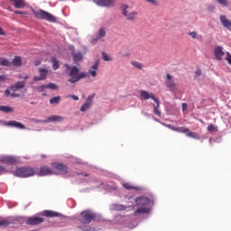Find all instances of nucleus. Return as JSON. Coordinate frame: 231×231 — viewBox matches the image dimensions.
Here are the masks:
<instances>
[{
	"mask_svg": "<svg viewBox=\"0 0 231 231\" xmlns=\"http://www.w3.org/2000/svg\"><path fill=\"white\" fill-rule=\"evenodd\" d=\"M65 67L69 70V77H70L69 82H70V84H75L79 82V80H81V79L88 78V72H80L79 67H70L68 64H66Z\"/></svg>",
	"mask_w": 231,
	"mask_h": 231,
	"instance_id": "nucleus-1",
	"label": "nucleus"
},
{
	"mask_svg": "<svg viewBox=\"0 0 231 231\" xmlns=\"http://www.w3.org/2000/svg\"><path fill=\"white\" fill-rule=\"evenodd\" d=\"M141 97L143 98V100H149V98L153 100V102H155V104H156V106L153 107V113L157 116H162V112L160 111V99H158V97H154V94L149 93L145 90H142Z\"/></svg>",
	"mask_w": 231,
	"mask_h": 231,
	"instance_id": "nucleus-2",
	"label": "nucleus"
},
{
	"mask_svg": "<svg viewBox=\"0 0 231 231\" xmlns=\"http://www.w3.org/2000/svg\"><path fill=\"white\" fill-rule=\"evenodd\" d=\"M95 219H97V214L89 209H87L79 214L78 221L81 225H89V223H91V221H95Z\"/></svg>",
	"mask_w": 231,
	"mask_h": 231,
	"instance_id": "nucleus-3",
	"label": "nucleus"
},
{
	"mask_svg": "<svg viewBox=\"0 0 231 231\" xmlns=\"http://www.w3.org/2000/svg\"><path fill=\"white\" fill-rule=\"evenodd\" d=\"M32 14L36 17V19H42V21H48V23H57V18L53 14L42 9H40L38 11L32 9Z\"/></svg>",
	"mask_w": 231,
	"mask_h": 231,
	"instance_id": "nucleus-4",
	"label": "nucleus"
},
{
	"mask_svg": "<svg viewBox=\"0 0 231 231\" xmlns=\"http://www.w3.org/2000/svg\"><path fill=\"white\" fill-rule=\"evenodd\" d=\"M33 174H35V170L30 167L18 168L14 171V175L17 176V178H30L33 176Z\"/></svg>",
	"mask_w": 231,
	"mask_h": 231,
	"instance_id": "nucleus-5",
	"label": "nucleus"
},
{
	"mask_svg": "<svg viewBox=\"0 0 231 231\" xmlns=\"http://www.w3.org/2000/svg\"><path fill=\"white\" fill-rule=\"evenodd\" d=\"M120 9L122 11V14L124 15V17H125L127 21H132V22L136 21V16L138 15V12L133 11L129 13L128 11L129 5H127L126 4H122L120 6Z\"/></svg>",
	"mask_w": 231,
	"mask_h": 231,
	"instance_id": "nucleus-6",
	"label": "nucleus"
},
{
	"mask_svg": "<svg viewBox=\"0 0 231 231\" xmlns=\"http://www.w3.org/2000/svg\"><path fill=\"white\" fill-rule=\"evenodd\" d=\"M64 120V117L60 116H49L46 120H37V119H32V122H36L37 124H48L49 122H62Z\"/></svg>",
	"mask_w": 231,
	"mask_h": 231,
	"instance_id": "nucleus-7",
	"label": "nucleus"
},
{
	"mask_svg": "<svg viewBox=\"0 0 231 231\" xmlns=\"http://www.w3.org/2000/svg\"><path fill=\"white\" fill-rule=\"evenodd\" d=\"M97 6H103L105 8H113L116 2L115 0H97Z\"/></svg>",
	"mask_w": 231,
	"mask_h": 231,
	"instance_id": "nucleus-8",
	"label": "nucleus"
},
{
	"mask_svg": "<svg viewBox=\"0 0 231 231\" xmlns=\"http://www.w3.org/2000/svg\"><path fill=\"white\" fill-rule=\"evenodd\" d=\"M51 165L53 169H56V171H59V172H61L62 174H68L69 172V168L66 166V164L53 162Z\"/></svg>",
	"mask_w": 231,
	"mask_h": 231,
	"instance_id": "nucleus-9",
	"label": "nucleus"
},
{
	"mask_svg": "<svg viewBox=\"0 0 231 231\" xmlns=\"http://www.w3.org/2000/svg\"><path fill=\"white\" fill-rule=\"evenodd\" d=\"M44 221V218L39 217H31L27 219L26 225H29L31 226H36V225H42V223Z\"/></svg>",
	"mask_w": 231,
	"mask_h": 231,
	"instance_id": "nucleus-10",
	"label": "nucleus"
},
{
	"mask_svg": "<svg viewBox=\"0 0 231 231\" xmlns=\"http://www.w3.org/2000/svg\"><path fill=\"white\" fill-rule=\"evenodd\" d=\"M165 84L168 89H170L171 91H176V83L174 82V80H172V76L171 74L166 75Z\"/></svg>",
	"mask_w": 231,
	"mask_h": 231,
	"instance_id": "nucleus-11",
	"label": "nucleus"
},
{
	"mask_svg": "<svg viewBox=\"0 0 231 231\" xmlns=\"http://www.w3.org/2000/svg\"><path fill=\"white\" fill-rule=\"evenodd\" d=\"M135 203L138 207H147L151 204V199L147 197H139L135 199Z\"/></svg>",
	"mask_w": 231,
	"mask_h": 231,
	"instance_id": "nucleus-12",
	"label": "nucleus"
},
{
	"mask_svg": "<svg viewBox=\"0 0 231 231\" xmlns=\"http://www.w3.org/2000/svg\"><path fill=\"white\" fill-rule=\"evenodd\" d=\"M214 55L217 60H223V57H225V51H223V47L221 46L215 47Z\"/></svg>",
	"mask_w": 231,
	"mask_h": 231,
	"instance_id": "nucleus-13",
	"label": "nucleus"
},
{
	"mask_svg": "<svg viewBox=\"0 0 231 231\" xmlns=\"http://www.w3.org/2000/svg\"><path fill=\"white\" fill-rule=\"evenodd\" d=\"M40 76H35L33 78L34 82H39V80H45L48 76V69H39Z\"/></svg>",
	"mask_w": 231,
	"mask_h": 231,
	"instance_id": "nucleus-14",
	"label": "nucleus"
},
{
	"mask_svg": "<svg viewBox=\"0 0 231 231\" xmlns=\"http://www.w3.org/2000/svg\"><path fill=\"white\" fill-rule=\"evenodd\" d=\"M40 176H48L53 174V170L48 166H42L39 171Z\"/></svg>",
	"mask_w": 231,
	"mask_h": 231,
	"instance_id": "nucleus-15",
	"label": "nucleus"
},
{
	"mask_svg": "<svg viewBox=\"0 0 231 231\" xmlns=\"http://www.w3.org/2000/svg\"><path fill=\"white\" fill-rule=\"evenodd\" d=\"M93 98H95V96H88L86 103L84 105H82V106L80 107V111H82V112L88 111V109H89V107H91V102H93Z\"/></svg>",
	"mask_w": 231,
	"mask_h": 231,
	"instance_id": "nucleus-16",
	"label": "nucleus"
},
{
	"mask_svg": "<svg viewBox=\"0 0 231 231\" xmlns=\"http://www.w3.org/2000/svg\"><path fill=\"white\" fill-rule=\"evenodd\" d=\"M0 162L2 163L9 164V165H14V163L17 162V160L12 156H5L0 159Z\"/></svg>",
	"mask_w": 231,
	"mask_h": 231,
	"instance_id": "nucleus-17",
	"label": "nucleus"
},
{
	"mask_svg": "<svg viewBox=\"0 0 231 231\" xmlns=\"http://www.w3.org/2000/svg\"><path fill=\"white\" fill-rule=\"evenodd\" d=\"M220 22L224 28H226V30H231V21L228 20L226 15H220Z\"/></svg>",
	"mask_w": 231,
	"mask_h": 231,
	"instance_id": "nucleus-18",
	"label": "nucleus"
},
{
	"mask_svg": "<svg viewBox=\"0 0 231 231\" xmlns=\"http://www.w3.org/2000/svg\"><path fill=\"white\" fill-rule=\"evenodd\" d=\"M106 37V29L100 28L97 31V36L92 40V42L95 44L97 41H100V39H104Z\"/></svg>",
	"mask_w": 231,
	"mask_h": 231,
	"instance_id": "nucleus-19",
	"label": "nucleus"
},
{
	"mask_svg": "<svg viewBox=\"0 0 231 231\" xmlns=\"http://www.w3.org/2000/svg\"><path fill=\"white\" fill-rule=\"evenodd\" d=\"M6 125H9L10 127H16V129H26V126H24L23 123L17 121H9L6 123Z\"/></svg>",
	"mask_w": 231,
	"mask_h": 231,
	"instance_id": "nucleus-20",
	"label": "nucleus"
},
{
	"mask_svg": "<svg viewBox=\"0 0 231 231\" xmlns=\"http://www.w3.org/2000/svg\"><path fill=\"white\" fill-rule=\"evenodd\" d=\"M42 216L45 217H60L61 214L57 211L44 210Z\"/></svg>",
	"mask_w": 231,
	"mask_h": 231,
	"instance_id": "nucleus-21",
	"label": "nucleus"
},
{
	"mask_svg": "<svg viewBox=\"0 0 231 231\" xmlns=\"http://www.w3.org/2000/svg\"><path fill=\"white\" fill-rule=\"evenodd\" d=\"M168 127L170 129H171V131H176L177 133H182L184 134H187V133H189V128H187L185 126L174 127V126L169 125Z\"/></svg>",
	"mask_w": 231,
	"mask_h": 231,
	"instance_id": "nucleus-22",
	"label": "nucleus"
},
{
	"mask_svg": "<svg viewBox=\"0 0 231 231\" xmlns=\"http://www.w3.org/2000/svg\"><path fill=\"white\" fill-rule=\"evenodd\" d=\"M14 4V8L23 9L26 6V2L24 0H10Z\"/></svg>",
	"mask_w": 231,
	"mask_h": 231,
	"instance_id": "nucleus-23",
	"label": "nucleus"
},
{
	"mask_svg": "<svg viewBox=\"0 0 231 231\" xmlns=\"http://www.w3.org/2000/svg\"><path fill=\"white\" fill-rule=\"evenodd\" d=\"M24 86H25L24 81H18L16 84L12 85L10 87V89H12L14 93H15V91H18V89H23Z\"/></svg>",
	"mask_w": 231,
	"mask_h": 231,
	"instance_id": "nucleus-24",
	"label": "nucleus"
},
{
	"mask_svg": "<svg viewBox=\"0 0 231 231\" xmlns=\"http://www.w3.org/2000/svg\"><path fill=\"white\" fill-rule=\"evenodd\" d=\"M14 220L12 218H4L0 219V228H5V226H10V225H13Z\"/></svg>",
	"mask_w": 231,
	"mask_h": 231,
	"instance_id": "nucleus-25",
	"label": "nucleus"
},
{
	"mask_svg": "<svg viewBox=\"0 0 231 231\" xmlns=\"http://www.w3.org/2000/svg\"><path fill=\"white\" fill-rule=\"evenodd\" d=\"M97 69H98V61H96V63L91 66L89 71L87 73H88V75H91V77L95 78V77H97Z\"/></svg>",
	"mask_w": 231,
	"mask_h": 231,
	"instance_id": "nucleus-26",
	"label": "nucleus"
},
{
	"mask_svg": "<svg viewBox=\"0 0 231 231\" xmlns=\"http://www.w3.org/2000/svg\"><path fill=\"white\" fill-rule=\"evenodd\" d=\"M151 209H149L148 208H144V206H143V208H139L134 211V216H138V214H149Z\"/></svg>",
	"mask_w": 231,
	"mask_h": 231,
	"instance_id": "nucleus-27",
	"label": "nucleus"
},
{
	"mask_svg": "<svg viewBox=\"0 0 231 231\" xmlns=\"http://www.w3.org/2000/svg\"><path fill=\"white\" fill-rule=\"evenodd\" d=\"M123 187L124 189H126V190H140V187L133 186L129 182L124 183Z\"/></svg>",
	"mask_w": 231,
	"mask_h": 231,
	"instance_id": "nucleus-28",
	"label": "nucleus"
},
{
	"mask_svg": "<svg viewBox=\"0 0 231 231\" xmlns=\"http://www.w3.org/2000/svg\"><path fill=\"white\" fill-rule=\"evenodd\" d=\"M72 57L74 62H80V60L83 59L82 52H73Z\"/></svg>",
	"mask_w": 231,
	"mask_h": 231,
	"instance_id": "nucleus-29",
	"label": "nucleus"
},
{
	"mask_svg": "<svg viewBox=\"0 0 231 231\" xmlns=\"http://www.w3.org/2000/svg\"><path fill=\"white\" fill-rule=\"evenodd\" d=\"M12 64L13 66H16V67L23 66V60H21V57L19 56H15L13 59Z\"/></svg>",
	"mask_w": 231,
	"mask_h": 231,
	"instance_id": "nucleus-30",
	"label": "nucleus"
},
{
	"mask_svg": "<svg viewBox=\"0 0 231 231\" xmlns=\"http://www.w3.org/2000/svg\"><path fill=\"white\" fill-rule=\"evenodd\" d=\"M113 208L114 210H117V211L127 210V207L122 204H114Z\"/></svg>",
	"mask_w": 231,
	"mask_h": 231,
	"instance_id": "nucleus-31",
	"label": "nucleus"
},
{
	"mask_svg": "<svg viewBox=\"0 0 231 231\" xmlns=\"http://www.w3.org/2000/svg\"><path fill=\"white\" fill-rule=\"evenodd\" d=\"M0 111L4 113H14V108L11 106H0Z\"/></svg>",
	"mask_w": 231,
	"mask_h": 231,
	"instance_id": "nucleus-32",
	"label": "nucleus"
},
{
	"mask_svg": "<svg viewBox=\"0 0 231 231\" xmlns=\"http://www.w3.org/2000/svg\"><path fill=\"white\" fill-rule=\"evenodd\" d=\"M0 65L8 67L11 66V63L6 58H0Z\"/></svg>",
	"mask_w": 231,
	"mask_h": 231,
	"instance_id": "nucleus-33",
	"label": "nucleus"
},
{
	"mask_svg": "<svg viewBox=\"0 0 231 231\" xmlns=\"http://www.w3.org/2000/svg\"><path fill=\"white\" fill-rule=\"evenodd\" d=\"M186 135L189 136V138H195L196 140L199 139V137H198V134L190 132L189 129L188 130Z\"/></svg>",
	"mask_w": 231,
	"mask_h": 231,
	"instance_id": "nucleus-34",
	"label": "nucleus"
},
{
	"mask_svg": "<svg viewBox=\"0 0 231 231\" xmlns=\"http://www.w3.org/2000/svg\"><path fill=\"white\" fill-rule=\"evenodd\" d=\"M217 3H218V5H221V6L225 7H228L230 5L228 0H217Z\"/></svg>",
	"mask_w": 231,
	"mask_h": 231,
	"instance_id": "nucleus-35",
	"label": "nucleus"
},
{
	"mask_svg": "<svg viewBox=\"0 0 231 231\" xmlns=\"http://www.w3.org/2000/svg\"><path fill=\"white\" fill-rule=\"evenodd\" d=\"M51 62H52V69H59V60H57L56 58H52Z\"/></svg>",
	"mask_w": 231,
	"mask_h": 231,
	"instance_id": "nucleus-36",
	"label": "nucleus"
},
{
	"mask_svg": "<svg viewBox=\"0 0 231 231\" xmlns=\"http://www.w3.org/2000/svg\"><path fill=\"white\" fill-rule=\"evenodd\" d=\"M59 102H60V97H54L50 99V104L53 105V104H59Z\"/></svg>",
	"mask_w": 231,
	"mask_h": 231,
	"instance_id": "nucleus-37",
	"label": "nucleus"
},
{
	"mask_svg": "<svg viewBox=\"0 0 231 231\" xmlns=\"http://www.w3.org/2000/svg\"><path fill=\"white\" fill-rule=\"evenodd\" d=\"M132 66H134V68H137V69H143V65L138 61L132 62Z\"/></svg>",
	"mask_w": 231,
	"mask_h": 231,
	"instance_id": "nucleus-38",
	"label": "nucleus"
},
{
	"mask_svg": "<svg viewBox=\"0 0 231 231\" xmlns=\"http://www.w3.org/2000/svg\"><path fill=\"white\" fill-rule=\"evenodd\" d=\"M208 131L209 133H216V131H217V128L216 125H209L208 126Z\"/></svg>",
	"mask_w": 231,
	"mask_h": 231,
	"instance_id": "nucleus-39",
	"label": "nucleus"
},
{
	"mask_svg": "<svg viewBox=\"0 0 231 231\" xmlns=\"http://www.w3.org/2000/svg\"><path fill=\"white\" fill-rule=\"evenodd\" d=\"M102 57H103V60H106V62L113 60V59H111V57H109V55H107V53L106 52L102 53Z\"/></svg>",
	"mask_w": 231,
	"mask_h": 231,
	"instance_id": "nucleus-40",
	"label": "nucleus"
},
{
	"mask_svg": "<svg viewBox=\"0 0 231 231\" xmlns=\"http://www.w3.org/2000/svg\"><path fill=\"white\" fill-rule=\"evenodd\" d=\"M47 89H59V87L54 83H49L47 85Z\"/></svg>",
	"mask_w": 231,
	"mask_h": 231,
	"instance_id": "nucleus-41",
	"label": "nucleus"
},
{
	"mask_svg": "<svg viewBox=\"0 0 231 231\" xmlns=\"http://www.w3.org/2000/svg\"><path fill=\"white\" fill-rule=\"evenodd\" d=\"M146 3L152 5L153 6H158L159 3L158 0H144Z\"/></svg>",
	"mask_w": 231,
	"mask_h": 231,
	"instance_id": "nucleus-42",
	"label": "nucleus"
},
{
	"mask_svg": "<svg viewBox=\"0 0 231 231\" xmlns=\"http://www.w3.org/2000/svg\"><path fill=\"white\" fill-rule=\"evenodd\" d=\"M44 89H48L47 85H41V86L37 87V90L40 93H42V91H44Z\"/></svg>",
	"mask_w": 231,
	"mask_h": 231,
	"instance_id": "nucleus-43",
	"label": "nucleus"
},
{
	"mask_svg": "<svg viewBox=\"0 0 231 231\" xmlns=\"http://www.w3.org/2000/svg\"><path fill=\"white\" fill-rule=\"evenodd\" d=\"M226 60L227 61V63L231 66V54L230 52H226Z\"/></svg>",
	"mask_w": 231,
	"mask_h": 231,
	"instance_id": "nucleus-44",
	"label": "nucleus"
},
{
	"mask_svg": "<svg viewBox=\"0 0 231 231\" xmlns=\"http://www.w3.org/2000/svg\"><path fill=\"white\" fill-rule=\"evenodd\" d=\"M79 228L83 231H89V226H79Z\"/></svg>",
	"mask_w": 231,
	"mask_h": 231,
	"instance_id": "nucleus-45",
	"label": "nucleus"
},
{
	"mask_svg": "<svg viewBox=\"0 0 231 231\" xmlns=\"http://www.w3.org/2000/svg\"><path fill=\"white\" fill-rule=\"evenodd\" d=\"M189 35H190L191 39H196V37H198V33H196V32H191Z\"/></svg>",
	"mask_w": 231,
	"mask_h": 231,
	"instance_id": "nucleus-46",
	"label": "nucleus"
},
{
	"mask_svg": "<svg viewBox=\"0 0 231 231\" xmlns=\"http://www.w3.org/2000/svg\"><path fill=\"white\" fill-rule=\"evenodd\" d=\"M67 98H73V100H79V97L75 95H69Z\"/></svg>",
	"mask_w": 231,
	"mask_h": 231,
	"instance_id": "nucleus-47",
	"label": "nucleus"
},
{
	"mask_svg": "<svg viewBox=\"0 0 231 231\" xmlns=\"http://www.w3.org/2000/svg\"><path fill=\"white\" fill-rule=\"evenodd\" d=\"M5 80H6V76L1 75V76H0V84H1L2 82H5Z\"/></svg>",
	"mask_w": 231,
	"mask_h": 231,
	"instance_id": "nucleus-48",
	"label": "nucleus"
},
{
	"mask_svg": "<svg viewBox=\"0 0 231 231\" xmlns=\"http://www.w3.org/2000/svg\"><path fill=\"white\" fill-rule=\"evenodd\" d=\"M11 97H12L13 98H16V97H21V95H19V94L14 92V93L11 94Z\"/></svg>",
	"mask_w": 231,
	"mask_h": 231,
	"instance_id": "nucleus-49",
	"label": "nucleus"
},
{
	"mask_svg": "<svg viewBox=\"0 0 231 231\" xmlns=\"http://www.w3.org/2000/svg\"><path fill=\"white\" fill-rule=\"evenodd\" d=\"M14 14H19L21 15H26V13H24L23 11H14Z\"/></svg>",
	"mask_w": 231,
	"mask_h": 231,
	"instance_id": "nucleus-50",
	"label": "nucleus"
},
{
	"mask_svg": "<svg viewBox=\"0 0 231 231\" xmlns=\"http://www.w3.org/2000/svg\"><path fill=\"white\" fill-rule=\"evenodd\" d=\"M188 106L186 103H182V111H186Z\"/></svg>",
	"mask_w": 231,
	"mask_h": 231,
	"instance_id": "nucleus-51",
	"label": "nucleus"
},
{
	"mask_svg": "<svg viewBox=\"0 0 231 231\" xmlns=\"http://www.w3.org/2000/svg\"><path fill=\"white\" fill-rule=\"evenodd\" d=\"M5 93V97H8L9 95L12 96V94L10 93V89H6Z\"/></svg>",
	"mask_w": 231,
	"mask_h": 231,
	"instance_id": "nucleus-52",
	"label": "nucleus"
},
{
	"mask_svg": "<svg viewBox=\"0 0 231 231\" xmlns=\"http://www.w3.org/2000/svg\"><path fill=\"white\" fill-rule=\"evenodd\" d=\"M196 75H197V77L201 76V70L200 69L197 70L196 71Z\"/></svg>",
	"mask_w": 231,
	"mask_h": 231,
	"instance_id": "nucleus-53",
	"label": "nucleus"
},
{
	"mask_svg": "<svg viewBox=\"0 0 231 231\" xmlns=\"http://www.w3.org/2000/svg\"><path fill=\"white\" fill-rule=\"evenodd\" d=\"M5 167H3V166H0V172H5Z\"/></svg>",
	"mask_w": 231,
	"mask_h": 231,
	"instance_id": "nucleus-54",
	"label": "nucleus"
},
{
	"mask_svg": "<svg viewBox=\"0 0 231 231\" xmlns=\"http://www.w3.org/2000/svg\"><path fill=\"white\" fill-rule=\"evenodd\" d=\"M0 35H5V31L2 28H0Z\"/></svg>",
	"mask_w": 231,
	"mask_h": 231,
	"instance_id": "nucleus-55",
	"label": "nucleus"
},
{
	"mask_svg": "<svg viewBox=\"0 0 231 231\" xmlns=\"http://www.w3.org/2000/svg\"><path fill=\"white\" fill-rule=\"evenodd\" d=\"M41 64V61H35L34 66H39Z\"/></svg>",
	"mask_w": 231,
	"mask_h": 231,
	"instance_id": "nucleus-56",
	"label": "nucleus"
},
{
	"mask_svg": "<svg viewBox=\"0 0 231 231\" xmlns=\"http://www.w3.org/2000/svg\"><path fill=\"white\" fill-rule=\"evenodd\" d=\"M23 79H24V80H28L29 77L25 76Z\"/></svg>",
	"mask_w": 231,
	"mask_h": 231,
	"instance_id": "nucleus-57",
	"label": "nucleus"
},
{
	"mask_svg": "<svg viewBox=\"0 0 231 231\" xmlns=\"http://www.w3.org/2000/svg\"><path fill=\"white\" fill-rule=\"evenodd\" d=\"M43 158H46V155H42Z\"/></svg>",
	"mask_w": 231,
	"mask_h": 231,
	"instance_id": "nucleus-58",
	"label": "nucleus"
},
{
	"mask_svg": "<svg viewBox=\"0 0 231 231\" xmlns=\"http://www.w3.org/2000/svg\"><path fill=\"white\" fill-rule=\"evenodd\" d=\"M132 208L134 209V206H133Z\"/></svg>",
	"mask_w": 231,
	"mask_h": 231,
	"instance_id": "nucleus-59",
	"label": "nucleus"
},
{
	"mask_svg": "<svg viewBox=\"0 0 231 231\" xmlns=\"http://www.w3.org/2000/svg\"><path fill=\"white\" fill-rule=\"evenodd\" d=\"M85 176H87V177H88V174H85Z\"/></svg>",
	"mask_w": 231,
	"mask_h": 231,
	"instance_id": "nucleus-60",
	"label": "nucleus"
}]
</instances>
